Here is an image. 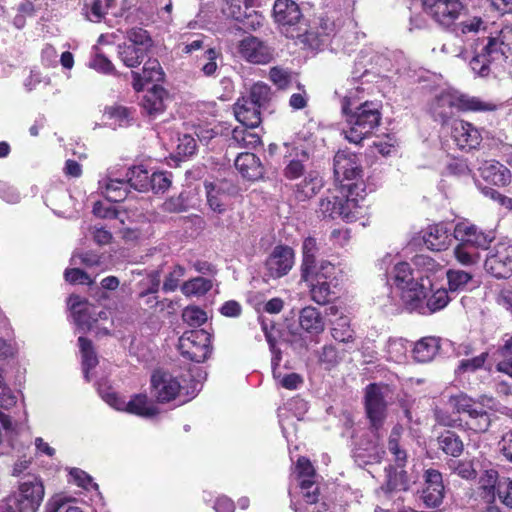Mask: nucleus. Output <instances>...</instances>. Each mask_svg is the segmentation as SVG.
<instances>
[{
  "label": "nucleus",
  "mask_w": 512,
  "mask_h": 512,
  "mask_svg": "<svg viewBox=\"0 0 512 512\" xmlns=\"http://www.w3.org/2000/svg\"><path fill=\"white\" fill-rule=\"evenodd\" d=\"M186 270L181 265H175L172 270L168 273V275L165 277V280L163 282V290L165 292H173L175 291L181 279L185 276Z\"/></svg>",
  "instance_id": "nucleus-60"
},
{
  "label": "nucleus",
  "mask_w": 512,
  "mask_h": 512,
  "mask_svg": "<svg viewBox=\"0 0 512 512\" xmlns=\"http://www.w3.org/2000/svg\"><path fill=\"white\" fill-rule=\"evenodd\" d=\"M294 263V252L290 247L277 246L265 262V276L273 279L286 275Z\"/></svg>",
  "instance_id": "nucleus-17"
},
{
  "label": "nucleus",
  "mask_w": 512,
  "mask_h": 512,
  "mask_svg": "<svg viewBox=\"0 0 512 512\" xmlns=\"http://www.w3.org/2000/svg\"><path fill=\"white\" fill-rule=\"evenodd\" d=\"M98 391L102 399L116 410L126 411L144 418H150L158 414L157 407L145 394H136L126 402L110 388L104 390L99 387Z\"/></svg>",
  "instance_id": "nucleus-6"
},
{
  "label": "nucleus",
  "mask_w": 512,
  "mask_h": 512,
  "mask_svg": "<svg viewBox=\"0 0 512 512\" xmlns=\"http://www.w3.org/2000/svg\"><path fill=\"white\" fill-rule=\"evenodd\" d=\"M386 401L382 388L377 384H370L365 392V409L373 431L377 432L386 418Z\"/></svg>",
  "instance_id": "nucleus-13"
},
{
  "label": "nucleus",
  "mask_w": 512,
  "mask_h": 512,
  "mask_svg": "<svg viewBox=\"0 0 512 512\" xmlns=\"http://www.w3.org/2000/svg\"><path fill=\"white\" fill-rule=\"evenodd\" d=\"M423 6L428 15L446 28H450L465 11L460 0H424Z\"/></svg>",
  "instance_id": "nucleus-9"
},
{
  "label": "nucleus",
  "mask_w": 512,
  "mask_h": 512,
  "mask_svg": "<svg viewBox=\"0 0 512 512\" xmlns=\"http://www.w3.org/2000/svg\"><path fill=\"white\" fill-rule=\"evenodd\" d=\"M392 273L396 289L423 277L422 275L415 273L407 262H397L394 265Z\"/></svg>",
  "instance_id": "nucleus-43"
},
{
  "label": "nucleus",
  "mask_w": 512,
  "mask_h": 512,
  "mask_svg": "<svg viewBox=\"0 0 512 512\" xmlns=\"http://www.w3.org/2000/svg\"><path fill=\"white\" fill-rule=\"evenodd\" d=\"M78 343L82 354V366L84 377L87 381H90L89 371L92 368L96 367V365L98 364V359L90 340L84 337H79Z\"/></svg>",
  "instance_id": "nucleus-44"
},
{
  "label": "nucleus",
  "mask_w": 512,
  "mask_h": 512,
  "mask_svg": "<svg viewBox=\"0 0 512 512\" xmlns=\"http://www.w3.org/2000/svg\"><path fill=\"white\" fill-rule=\"evenodd\" d=\"M126 180L130 188L139 192H147L150 180V173L143 166H133L128 168L125 172Z\"/></svg>",
  "instance_id": "nucleus-37"
},
{
  "label": "nucleus",
  "mask_w": 512,
  "mask_h": 512,
  "mask_svg": "<svg viewBox=\"0 0 512 512\" xmlns=\"http://www.w3.org/2000/svg\"><path fill=\"white\" fill-rule=\"evenodd\" d=\"M450 301L446 289H437L429 297L423 300L420 313L421 315H430L444 309Z\"/></svg>",
  "instance_id": "nucleus-36"
},
{
  "label": "nucleus",
  "mask_w": 512,
  "mask_h": 512,
  "mask_svg": "<svg viewBox=\"0 0 512 512\" xmlns=\"http://www.w3.org/2000/svg\"><path fill=\"white\" fill-rule=\"evenodd\" d=\"M485 269L496 278H508L512 275V246L499 243L490 250L485 260Z\"/></svg>",
  "instance_id": "nucleus-11"
},
{
  "label": "nucleus",
  "mask_w": 512,
  "mask_h": 512,
  "mask_svg": "<svg viewBox=\"0 0 512 512\" xmlns=\"http://www.w3.org/2000/svg\"><path fill=\"white\" fill-rule=\"evenodd\" d=\"M312 299L318 304H325L329 301L331 289L329 281H315L308 283Z\"/></svg>",
  "instance_id": "nucleus-55"
},
{
  "label": "nucleus",
  "mask_w": 512,
  "mask_h": 512,
  "mask_svg": "<svg viewBox=\"0 0 512 512\" xmlns=\"http://www.w3.org/2000/svg\"><path fill=\"white\" fill-rule=\"evenodd\" d=\"M449 468L459 477L466 480L474 479L477 476L473 463L469 460H453L449 463Z\"/></svg>",
  "instance_id": "nucleus-56"
},
{
  "label": "nucleus",
  "mask_w": 512,
  "mask_h": 512,
  "mask_svg": "<svg viewBox=\"0 0 512 512\" xmlns=\"http://www.w3.org/2000/svg\"><path fill=\"white\" fill-rule=\"evenodd\" d=\"M423 239L426 246L433 251L446 249L452 241L451 234L444 224L430 226Z\"/></svg>",
  "instance_id": "nucleus-30"
},
{
  "label": "nucleus",
  "mask_w": 512,
  "mask_h": 512,
  "mask_svg": "<svg viewBox=\"0 0 512 512\" xmlns=\"http://www.w3.org/2000/svg\"><path fill=\"white\" fill-rule=\"evenodd\" d=\"M129 184L125 174L116 167L109 168L98 180V190L111 202H120L127 196Z\"/></svg>",
  "instance_id": "nucleus-12"
},
{
  "label": "nucleus",
  "mask_w": 512,
  "mask_h": 512,
  "mask_svg": "<svg viewBox=\"0 0 512 512\" xmlns=\"http://www.w3.org/2000/svg\"><path fill=\"white\" fill-rule=\"evenodd\" d=\"M165 97L166 91L162 87L154 85L152 89L144 94L141 100L143 112L151 119L156 118L165 110Z\"/></svg>",
  "instance_id": "nucleus-28"
},
{
  "label": "nucleus",
  "mask_w": 512,
  "mask_h": 512,
  "mask_svg": "<svg viewBox=\"0 0 512 512\" xmlns=\"http://www.w3.org/2000/svg\"><path fill=\"white\" fill-rule=\"evenodd\" d=\"M404 428L396 424L389 435L388 450L393 455V460L399 468H403L407 462V452L401 444V436Z\"/></svg>",
  "instance_id": "nucleus-34"
},
{
  "label": "nucleus",
  "mask_w": 512,
  "mask_h": 512,
  "mask_svg": "<svg viewBox=\"0 0 512 512\" xmlns=\"http://www.w3.org/2000/svg\"><path fill=\"white\" fill-rule=\"evenodd\" d=\"M454 109L472 112H492L498 105L476 96H470L456 90H445L435 96L430 104V113L436 121L444 124L454 113Z\"/></svg>",
  "instance_id": "nucleus-3"
},
{
  "label": "nucleus",
  "mask_w": 512,
  "mask_h": 512,
  "mask_svg": "<svg viewBox=\"0 0 512 512\" xmlns=\"http://www.w3.org/2000/svg\"><path fill=\"white\" fill-rule=\"evenodd\" d=\"M178 350L188 360L204 362L211 353V336L202 329L186 331L179 338Z\"/></svg>",
  "instance_id": "nucleus-7"
},
{
  "label": "nucleus",
  "mask_w": 512,
  "mask_h": 512,
  "mask_svg": "<svg viewBox=\"0 0 512 512\" xmlns=\"http://www.w3.org/2000/svg\"><path fill=\"white\" fill-rule=\"evenodd\" d=\"M292 507L295 512H343L341 505L335 503L327 504L326 502L318 503V499L312 505L303 502L292 504Z\"/></svg>",
  "instance_id": "nucleus-54"
},
{
  "label": "nucleus",
  "mask_w": 512,
  "mask_h": 512,
  "mask_svg": "<svg viewBox=\"0 0 512 512\" xmlns=\"http://www.w3.org/2000/svg\"><path fill=\"white\" fill-rule=\"evenodd\" d=\"M319 246L314 237H307L302 244V264L305 265V272H309L311 264L316 261Z\"/></svg>",
  "instance_id": "nucleus-53"
},
{
  "label": "nucleus",
  "mask_w": 512,
  "mask_h": 512,
  "mask_svg": "<svg viewBox=\"0 0 512 512\" xmlns=\"http://www.w3.org/2000/svg\"><path fill=\"white\" fill-rule=\"evenodd\" d=\"M241 176L249 181L262 178L264 173L260 159L253 153H240L234 163Z\"/></svg>",
  "instance_id": "nucleus-24"
},
{
  "label": "nucleus",
  "mask_w": 512,
  "mask_h": 512,
  "mask_svg": "<svg viewBox=\"0 0 512 512\" xmlns=\"http://www.w3.org/2000/svg\"><path fill=\"white\" fill-rule=\"evenodd\" d=\"M346 116L347 127L343 129L345 138L354 144H359L368 137L381 121L379 105L366 101L355 107Z\"/></svg>",
  "instance_id": "nucleus-5"
},
{
  "label": "nucleus",
  "mask_w": 512,
  "mask_h": 512,
  "mask_svg": "<svg viewBox=\"0 0 512 512\" xmlns=\"http://www.w3.org/2000/svg\"><path fill=\"white\" fill-rule=\"evenodd\" d=\"M386 485L383 486L386 489L397 492L401 494V492L406 491L409 487V479L406 471L400 470L397 471L392 466L386 468Z\"/></svg>",
  "instance_id": "nucleus-42"
},
{
  "label": "nucleus",
  "mask_w": 512,
  "mask_h": 512,
  "mask_svg": "<svg viewBox=\"0 0 512 512\" xmlns=\"http://www.w3.org/2000/svg\"><path fill=\"white\" fill-rule=\"evenodd\" d=\"M472 53L470 67L481 77L496 74L505 64L512 65V25L504 26L494 36L478 38Z\"/></svg>",
  "instance_id": "nucleus-1"
},
{
  "label": "nucleus",
  "mask_w": 512,
  "mask_h": 512,
  "mask_svg": "<svg viewBox=\"0 0 512 512\" xmlns=\"http://www.w3.org/2000/svg\"><path fill=\"white\" fill-rule=\"evenodd\" d=\"M318 29L319 31L316 33L310 31L312 33L311 40L318 42L317 46L313 47L314 49L318 48L324 42V37H328L336 32V23L332 18L328 16L321 17L319 20Z\"/></svg>",
  "instance_id": "nucleus-52"
},
{
  "label": "nucleus",
  "mask_w": 512,
  "mask_h": 512,
  "mask_svg": "<svg viewBox=\"0 0 512 512\" xmlns=\"http://www.w3.org/2000/svg\"><path fill=\"white\" fill-rule=\"evenodd\" d=\"M151 387L154 397L160 403L175 400L181 391L180 382L169 372L155 371L151 377Z\"/></svg>",
  "instance_id": "nucleus-15"
},
{
  "label": "nucleus",
  "mask_w": 512,
  "mask_h": 512,
  "mask_svg": "<svg viewBox=\"0 0 512 512\" xmlns=\"http://www.w3.org/2000/svg\"><path fill=\"white\" fill-rule=\"evenodd\" d=\"M449 405L458 413H466L469 417L467 425L475 432H485L491 424L488 412L479 403L473 401L472 398L465 394L451 396Z\"/></svg>",
  "instance_id": "nucleus-8"
},
{
  "label": "nucleus",
  "mask_w": 512,
  "mask_h": 512,
  "mask_svg": "<svg viewBox=\"0 0 512 512\" xmlns=\"http://www.w3.org/2000/svg\"><path fill=\"white\" fill-rule=\"evenodd\" d=\"M285 158L287 163L283 174L287 179L295 180L304 175L305 163L309 159V153L305 149L292 147Z\"/></svg>",
  "instance_id": "nucleus-25"
},
{
  "label": "nucleus",
  "mask_w": 512,
  "mask_h": 512,
  "mask_svg": "<svg viewBox=\"0 0 512 512\" xmlns=\"http://www.w3.org/2000/svg\"><path fill=\"white\" fill-rule=\"evenodd\" d=\"M322 186V180L313 173L305 176L304 180L297 185L296 194L299 200H305L314 196Z\"/></svg>",
  "instance_id": "nucleus-46"
},
{
  "label": "nucleus",
  "mask_w": 512,
  "mask_h": 512,
  "mask_svg": "<svg viewBox=\"0 0 512 512\" xmlns=\"http://www.w3.org/2000/svg\"><path fill=\"white\" fill-rule=\"evenodd\" d=\"M246 98L260 106L262 109H266L272 98V92L267 84L257 82L251 87L250 94Z\"/></svg>",
  "instance_id": "nucleus-48"
},
{
  "label": "nucleus",
  "mask_w": 512,
  "mask_h": 512,
  "mask_svg": "<svg viewBox=\"0 0 512 512\" xmlns=\"http://www.w3.org/2000/svg\"><path fill=\"white\" fill-rule=\"evenodd\" d=\"M171 185L170 175L167 172H153L150 175L148 191L163 193Z\"/></svg>",
  "instance_id": "nucleus-58"
},
{
  "label": "nucleus",
  "mask_w": 512,
  "mask_h": 512,
  "mask_svg": "<svg viewBox=\"0 0 512 512\" xmlns=\"http://www.w3.org/2000/svg\"><path fill=\"white\" fill-rule=\"evenodd\" d=\"M300 326L312 334H319L324 331L325 322L324 319L315 307L307 306L303 308L299 316Z\"/></svg>",
  "instance_id": "nucleus-33"
},
{
  "label": "nucleus",
  "mask_w": 512,
  "mask_h": 512,
  "mask_svg": "<svg viewBox=\"0 0 512 512\" xmlns=\"http://www.w3.org/2000/svg\"><path fill=\"white\" fill-rule=\"evenodd\" d=\"M498 450L506 461L512 463V430H508L501 436Z\"/></svg>",
  "instance_id": "nucleus-64"
},
{
  "label": "nucleus",
  "mask_w": 512,
  "mask_h": 512,
  "mask_svg": "<svg viewBox=\"0 0 512 512\" xmlns=\"http://www.w3.org/2000/svg\"><path fill=\"white\" fill-rule=\"evenodd\" d=\"M44 497V486L39 478L29 475L19 486V512H36ZM12 501V499H10Z\"/></svg>",
  "instance_id": "nucleus-10"
},
{
  "label": "nucleus",
  "mask_w": 512,
  "mask_h": 512,
  "mask_svg": "<svg viewBox=\"0 0 512 512\" xmlns=\"http://www.w3.org/2000/svg\"><path fill=\"white\" fill-rule=\"evenodd\" d=\"M263 109L246 97L238 99L234 106L236 119L247 128H255L261 123Z\"/></svg>",
  "instance_id": "nucleus-23"
},
{
  "label": "nucleus",
  "mask_w": 512,
  "mask_h": 512,
  "mask_svg": "<svg viewBox=\"0 0 512 512\" xmlns=\"http://www.w3.org/2000/svg\"><path fill=\"white\" fill-rule=\"evenodd\" d=\"M481 177L496 186H505L510 183V170L495 160L485 161L479 168Z\"/></svg>",
  "instance_id": "nucleus-26"
},
{
  "label": "nucleus",
  "mask_w": 512,
  "mask_h": 512,
  "mask_svg": "<svg viewBox=\"0 0 512 512\" xmlns=\"http://www.w3.org/2000/svg\"><path fill=\"white\" fill-rule=\"evenodd\" d=\"M70 309L73 312L74 320L83 329H90L93 322L97 321L91 313V305L82 300L78 295H71L68 300Z\"/></svg>",
  "instance_id": "nucleus-29"
},
{
  "label": "nucleus",
  "mask_w": 512,
  "mask_h": 512,
  "mask_svg": "<svg viewBox=\"0 0 512 512\" xmlns=\"http://www.w3.org/2000/svg\"><path fill=\"white\" fill-rule=\"evenodd\" d=\"M425 487L421 499L429 508H436L441 505L444 498V485L442 474L435 469H427L424 473Z\"/></svg>",
  "instance_id": "nucleus-20"
},
{
  "label": "nucleus",
  "mask_w": 512,
  "mask_h": 512,
  "mask_svg": "<svg viewBox=\"0 0 512 512\" xmlns=\"http://www.w3.org/2000/svg\"><path fill=\"white\" fill-rule=\"evenodd\" d=\"M362 183L343 184L341 187L329 189L321 197L318 213L323 218L340 217L347 222L356 221L364 213L365 189Z\"/></svg>",
  "instance_id": "nucleus-2"
},
{
  "label": "nucleus",
  "mask_w": 512,
  "mask_h": 512,
  "mask_svg": "<svg viewBox=\"0 0 512 512\" xmlns=\"http://www.w3.org/2000/svg\"><path fill=\"white\" fill-rule=\"evenodd\" d=\"M296 473L304 503L315 504L319 497V485L315 480L316 474L311 462L300 457L296 464Z\"/></svg>",
  "instance_id": "nucleus-14"
},
{
  "label": "nucleus",
  "mask_w": 512,
  "mask_h": 512,
  "mask_svg": "<svg viewBox=\"0 0 512 512\" xmlns=\"http://www.w3.org/2000/svg\"><path fill=\"white\" fill-rule=\"evenodd\" d=\"M387 352L390 360L400 363L406 358L407 346L402 340H391Z\"/></svg>",
  "instance_id": "nucleus-63"
},
{
  "label": "nucleus",
  "mask_w": 512,
  "mask_h": 512,
  "mask_svg": "<svg viewBox=\"0 0 512 512\" xmlns=\"http://www.w3.org/2000/svg\"><path fill=\"white\" fill-rule=\"evenodd\" d=\"M440 349V339L424 337L415 343L413 357L417 362L426 363L434 359Z\"/></svg>",
  "instance_id": "nucleus-32"
},
{
  "label": "nucleus",
  "mask_w": 512,
  "mask_h": 512,
  "mask_svg": "<svg viewBox=\"0 0 512 512\" xmlns=\"http://www.w3.org/2000/svg\"><path fill=\"white\" fill-rule=\"evenodd\" d=\"M147 56L144 47L124 44L119 46V57L123 63L130 68L137 67Z\"/></svg>",
  "instance_id": "nucleus-40"
},
{
  "label": "nucleus",
  "mask_w": 512,
  "mask_h": 512,
  "mask_svg": "<svg viewBox=\"0 0 512 512\" xmlns=\"http://www.w3.org/2000/svg\"><path fill=\"white\" fill-rule=\"evenodd\" d=\"M275 22L286 37L301 39V42L310 47L317 46L318 42L311 40L312 33L306 29V24L298 4L292 0H277L273 6Z\"/></svg>",
  "instance_id": "nucleus-4"
},
{
  "label": "nucleus",
  "mask_w": 512,
  "mask_h": 512,
  "mask_svg": "<svg viewBox=\"0 0 512 512\" xmlns=\"http://www.w3.org/2000/svg\"><path fill=\"white\" fill-rule=\"evenodd\" d=\"M133 77V88L136 91L143 89L146 82H160L163 80L164 73L157 59H148L143 66L142 73L131 72Z\"/></svg>",
  "instance_id": "nucleus-27"
},
{
  "label": "nucleus",
  "mask_w": 512,
  "mask_h": 512,
  "mask_svg": "<svg viewBox=\"0 0 512 512\" xmlns=\"http://www.w3.org/2000/svg\"><path fill=\"white\" fill-rule=\"evenodd\" d=\"M422 277L412 283L397 288L403 307L409 312L420 313L423 300L427 298L430 282Z\"/></svg>",
  "instance_id": "nucleus-16"
},
{
  "label": "nucleus",
  "mask_w": 512,
  "mask_h": 512,
  "mask_svg": "<svg viewBox=\"0 0 512 512\" xmlns=\"http://www.w3.org/2000/svg\"><path fill=\"white\" fill-rule=\"evenodd\" d=\"M238 53L246 61L254 64H266L272 59L270 48L255 36H247L238 44Z\"/></svg>",
  "instance_id": "nucleus-19"
},
{
  "label": "nucleus",
  "mask_w": 512,
  "mask_h": 512,
  "mask_svg": "<svg viewBox=\"0 0 512 512\" xmlns=\"http://www.w3.org/2000/svg\"><path fill=\"white\" fill-rule=\"evenodd\" d=\"M331 335L338 342H353L355 333L350 326V319L347 316H341L335 322H333Z\"/></svg>",
  "instance_id": "nucleus-45"
},
{
  "label": "nucleus",
  "mask_w": 512,
  "mask_h": 512,
  "mask_svg": "<svg viewBox=\"0 0 512 512\" xmlns=\"http://www.w3.org/2000/svg\"><path fill=\"white\" fill-rule=\"evenodd\" d=\"M127 38L130 41L129 45H136L137 47H144L147 53L152 46V40L146 30L142 28H132L127 32Z\"/></svg>",
  "instance_id": "nucleus-59"
},
{
  "label": "nucleus",
  "mask_w": 512,
  "mask_h": 512,
  "mask_svg": "<svg viewBox=\"0 0 512 512\" xmlns=\"http://www.w3.org/2000/svg\"><path fill=\"white\" fill-rule=\"evenodd\" d=\"M454 256L456 260L464 266H472L479 261V254L477 250L462 242H459V244L454 248Z\"/></svg>",
  "instance_id": "nucleus-51"
},
{
  "label": "nucleus",
  "mask_w": 512,
  "mask_h": 512,
  "mask_svg": "<svg viewBox=\"0 0 512 512\" xmlns=\"http://www.w3.org/2000/svg\"><path fill=\"white\" fill-rule=\"evenodd\" d=\"M333 167L337 180H357L362 176V167L358 156L346 150L336 153Z\"/></svg>",
  "instance_id": "nucleus-18"
},
{
  "label": "nucleus",
  "mask_w": 512,
  "mask_h": 512,
  "mask_svg": "<svg viewBox=\"0 0 512 512\" xmlns=\"http://www.w3.org/2000/svg\"><path fill=\"white\" fill-rule=\"evenodd\" d=\"M482 25L483 21L481 18L471 17L458 23L455 21V23L451 27L454 35L457 36V38L462 39V36L477 33L482 27Z\"/></svg>",
  "instance_id": "nucleus-50"
},
{
  "label": "nucleus",
  "mask_w": 512,
  "mask_h": 512,
  "mask_svg": "<svg viewBox=\"0 0 512 512\" xmlns=\"http://www.w3.org/2000/svg\"><path fill=\"white\" fill-rule=\"evenodd\" d=\"M182 319L189 326L198 327L206 322L207 314L199 307L188 306L182 312Z\"/></svg>",
  "instance_id": "nucleus-57"
},
{
  "label": "nucleus",
  "mask_w": 512,
  "mask_h": 512,
  "mask_svg": "<svg viewBox=\"0 0 512 512\" xmlns=\"http://www.w3.org/2000/svg\"><path fill=\"white\" fill-rule=\"evenodd\" d=\"M499 478L498 472L494 469L484 471L479 478V489L482 491V497L491 501L497 494Z\"/></svg>",
  "instance_id": "nucleus-41"
},
{
  "label": "nucleus",
  "mask_w": 512,
  "mask_h": 512,
  "mask_svg": "<svg viewBox=\"0 0 512 512\" xmlns=\"http://www.w3.org/2000/svg\"><path fill=\"white\" fill-rule=\"evenodd\" d=\"M212 288V281L203 277H196L183 283L181 292L185 296H202Z\"/></svg>",
  "instance_id": "nucleus-47"
},
{
  "label": "nucleus",
  "mask_w": 512,
  "mask_h": 512,
  "mask_svg": "<svg viewBox=\"0 0 512 512\" xmlns=\"http://www.w3.org/2000/svg\"><path fill=\"white\" fill-rule=\"evenodd\" d=\"M335 267L326 260L314 261L311 264L309 272H305V265H301V279L306 283H314L315 281H328L333 277Z\"/></svg>",
  "instance_id": "nucleus-31"
},
{
  "label": "nucleus",
  "mask_w": 512,
  "mask_h": 512,
  "mask_svg": "<svg viewBox=\"0 0 512 512\" xmlns=\"http://www.w3.org/2000/svg\"><path fill=\"white\" fill-rule=\"evenodd\" d=\"M497 496L503 505L512 509V477H502L499 480Z\"/></svg>",
  "instance_id": "nucleus-61"
},
{
  "label": "nucleus",
  "mask_w": 512,
  "mask_h": 512,
  "mask_svg": "<svg viewBox=\"0 0 512 512\" xmlns=\"http://www.w3.org/2000/svg\"><path fill=\"white\" fill-rule=\"evenodd\" d=\"M438 443L441 450L450 456L459 457L463 450L464 444L461 438L452 431H445L438 437Z\"/></svg>",
  "instance_id": "nucleus-38"
},
{
  "label": "nucleus",
  "mask_w": 512,
  "mask_h": 512,
  "mask_svg": "<svg viewBox=\"0 0 512 512\" xmlns=\"http://www.w3.org/2000/svg\"><path fill=\"white\" fill-rule=\"evenodd\" d=\"M196 148V140L191 135L184 134L182 136H179L178 144L176 147V153L178 157H190L196 152Z\"/></svg>",
  "instance_id": "nucleus-62"
},
{
  "label": "nucleus",
  "mask_w": 512,
  "mask_h": 512,
  "mask_svg": "<svg viewBox=\"0 0 512 512\" xmlns=\"http://www.w3.org/2000/svg\"><path fill=\"white\" fill-rule=\"evenodd\" d=\"M453 237L471 248L477 250L478 248H486L491 242V238L478 230L475 225L467 222H459L456 224Z\"/></svg>",
  "instance_id": "nucleus-22"
},
{
  "label": "nucleus",
  "mask_w": 512,
  "mask_h": 512,
  "mask_svg": "<svg viewBox=\"0 0 512 512\" xmlns=\"http://www.w3.org/2000/svg\"><path fill=\"white\" fill-rule=\"evenodd\" d=\"M206 191L207 204L210 209L219 214L225 211V200L227 194L225 193L222 183L219 182H204Z\"/></svg>",
  "instance_id": "nucleus-35"
},
{
  "label": "nucleus",
  "mask_w": 512,
  "mask_h": 512,
  "mask_svg": "<svg viewBox=\"0 0 512 512\" xmlns=\"http://www.w3.org/2000/svg\"><path fill=\"white\" fill-rule=\"evenodd\" d=\"M452 137L456 145L464 150L475 149L482 141L480 131L471 123L463 120L453 122Z\"/></svg>",
  "instance_id": "nucleus-21"
},
{
  "label": "nucleus",
  "mask_w": 512,
  "mask_h": 512,
  "mask_svg": "<svg viewBox=\"0 0 512 512\" xmlns=\"http://www.w3.org/2000/svg\"><path fill=\"white\" fill-rule=\"evenodd\" d=\"M261 143V139L258 134L249 130V128H235L232 132L229 146L232 147H243V148H255Z\"/></svg>",
  "instance_id": "nucleus-39"
},
{
  "label": "nucleus",
  "mask_w": 512,
  "mask_h": 512,
  "mask_svg": "<svg viewBox=\"0 0 512 512\" xmlns=\"http://www.w3.org/2000/svg\"><path fill=\"white\" fill-rule=\"evenodd\" d=\"M446 275L448 287L451 292L464 290L467 284L472 280V275L469 272L458 269H449Z\"/></svg>",
  "instance_id": "nucleus-49"
}]
</instances>
